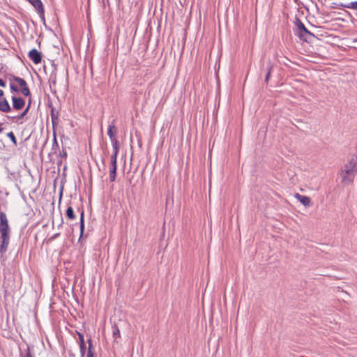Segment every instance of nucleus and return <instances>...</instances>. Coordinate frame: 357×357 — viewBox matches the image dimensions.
Instances as JSON below:
<instances>
[{
	"label": "nucleus",
	"instance_id": "obj_4",
	"mask_svg": "<svg viewBox=\"0 0 357 357\" xmlns=\"http://www.w3.org/2000/svg\"><path fill=\"white\" fill-rule=\"evenodd\" d=\"M12 79L17 82L20 86V92L22 94L26 97L31 96V91L29 88L28 87L26 82L20 77L12 75Z\"/></svg>",
	"mask_w": 357,
	"mask_h": 357
},
{
	"label": "nucleus",
	"instance_id": "obj_35",
	"mask_svg": "<svg viewBox=\"0 0 357 357\" xmlns=\"http://www.w3.org/2000/svg\"><path fill=\"white\" fill-rule=\"evenodd\" d=\"M62 192H60V199H61Z\"/></svg>",
	"mask_w": 357,
	"mask_h": 357
},
{
	"label": "nucleus",
	"instance_id": "obj_24",
	"mask_svg": "<svg viewBox=\"0 0 357 357\" xmlns=\"http://www.w3.org/2000/svg\"><path fill=\"white\" fill-rule=\"evenodd\" d=\"M10 89L12 92H19V88L13 83L10 84Z\"/></svg>",
	"mask_w": 357,
	"mask_h": 357
},
{
	"label": "nucleus",
	"instance_id": "obj_2",
	"mask_svg": "<svg viewBox=\"0 0 357 357\" xmlns=\"http://www.w3.org/2000/svg\"><path fill=\"white\" fill-rule=\"evenodd\" d=\"M295 25L296 26V29L294 30L295 35L297 36L301 40L306 43L312 42L315 36L305 27L304 24L298 17H296Z\"/></svg>",
	"mask_w": 357,
	"mask_h": 357
},
{
	"label": "nucleus",
	"instance_id": "obj_21",
	"mask_svg": "<svg viewBox=\"0 0 357 357\" xmlns=\"http://www.w3.org/2000/svg\"><path fill=\"white\" fill-rule=\"evenodd\" d=\"M112 148H113V152H114L116 154H118L119 149V142L117 140V139L111 140Z\"/></svg>",
	"mask_w": 357,
	"mask_h": 357
},
{
	"label": "nucleus",
	"instance_id": "obj_25",
	"mask_svg": "<svg viewBox=\"0 0 357 357\" xmlns=\"http://www.w3.org/2000/svg\"><path fill=\"white\" fill-rule=\"evenodd\" d=\"M77 334H78V337H79V345L85 344L84 335L80 333H77Z\"/></svg>",
	"mask_w": 357,
	"mask_h": 357
},
{
	"label": "nucleus",
	"instance_id": "obj_6",
	"mask_svg": "<svg viewBox=\"0 0 357 357\" xmlns=\"http://www.w3.org/2000/svg\"><path fill=\"white\" fill-rule=\"evenodd\" d=\"M11 231L8 224V220L5 212H0V231Z\"/></svg>",
	"mask_w": 357,
	"mask_h": 357
},
{
	"label": "nucleus",
	"instance_id": "obj_11",
	"mask_svg": "<svg viewBox=\"0 0 357 357\" xmlns=\"http://www.w3.org/2000/svg\"><path fill=\"white\" fill-rule=\"evenodd\" d=\"M116 131H117V129L114 123H112L108 126L107 135L109 137V139L111 140L116 139Z\"/></svg>",
	"mask_w": 357,
	"mask_h": 357
},
{
	"label": "nucleus",
	"instance_id": "obj_18",
	"mask_svg": "<svg viewBox=\"0 0 357 357\" xmlns=\"http://www.w3.org/2000/svg\"><path fill=\"white\" fill-rule=\"evenodd\" d=\"M51 119L52 122L53 128H54L59 122V116L58 114L54 112V109L51 110Z\"/></svg>",
	"mask_w": 357,
	"mask_h": 357
},
{
	"label": "nucleus",
	"instance_id": "obj_1",
	"mask_svg": "<svg viewBox=\"0 0 357 357\" xmlns=\"http://www.w3.org/2000/svg\"><path fill=\"white\" fill-rule=\"evenodd\" d=\"M357 173V158L353 156L340 170L341 183L343 185H348L354 181Z\"/></svg>",
	"mask_w": 357,
	"mask_h": 357
},
{
	"label": "nucleus",
	"instance_id": "obj_3",
	"mask_svg": "<svg viewBox=\"0 0 357 357\" xmlns=\"http://www.w3.org/2000/svg\"><path fill=\"white\" fill-rule=\"evenodd\" d=\"M10 231H0V254L3 255L8 250L10 243Z\"/></svg>",
	"mask_w": 357,
	"mask_h": 357
},
{
	"label": "nucleus",
	"instance_id": "obj_19",
	"mask_svg": "<svg viewBox=\"0 0 357 357\" xmlns=\"http://www.w3.org/2000/svg\"><path fill=\"white\" fill-rule=\"evenodd\" d=\"M84 211H82L81 213V215H80V231H81V234H80V238L82 236V234H83V232H84Z\"/></svg>",
	"mask_w": 357,
	"mask_h": 357
},
{
	"label": "nucleus",
	"instance_id": "obj_32",
	"mask_svg": "<svg viewBox=\"0 0 357 357\" xmlns=\"http://www.w3.org/2000/svg\"><path fill=\"white\" fill-rule=\"evenodd\" d=\"M59 233H56L55 234L53 235V236L52 237V239H54L56 238H57L59 236Z\"/></svg>",
	"mask_w": 357,
	"mask_h": 357
},
{
	"label": "nucleus",
	"instance_id": "obj_8",
	"mask_svg": "<svg viewBox=\"0 0 357 357\" xmlns=\"http://www.w3.org/2000/svg\"><path fill=\"white\" fill-rule=\"evenodd\" d=\"M13 107L16 110L22 109L25 105L24 100L21 97H12Z\"/></svg>",
	"mask_w": 357,
	"mask_h": 357
},
{
	"label": "nucleus",
	"instance_id": "obj_27",
	"mask_svg": "<svg viewBox=\"0 0 357 357\" xmlns=\"http://www.w3.org/2000/svg\"><path fill=\"white\" fill-rule=\"evenodd\" d=\"M24 357H34L31 353V349L29 347H27L26 348Z\"/></svg>",
	"mask_w": 357,
	"mask_h": 357
},
{
	"label": "nucleus",
	"instance_id": "obj_26",
	"mask_svg": "<svg viewBox=\"0 0 357 357\" xmlns=\"http://www.w3.org/2000/svg\"><path fill=\"white\" fill-rule=\"evenodd\" d=\"M79 349H80V355L82 357H84V356L85 355V352H86V344L79 345Z\"/></svg>",
	"mask_w": 357,
	"mask_h": 357
},
{
	"label": "nucleus",
	"instance_id": "obj_9",
	"mask_svg": "<svg viewBox=\"0 0 357 357\" xmlns=\"http://www.w3.org/2000/svg\"><path fill=\"white\" fill-rule=\"evenodd\" d=\"M295 197L305 206H311L312 205L311 199L309 197L296 193Z\"/></svg>",
	"mask_w": 357,
	"mask_h": 357
},
{
	"label": "nucleus",
	"instance_id": "obj_15",
	"mask_svg": "<svg viewBox=\"0 0 357 357\" xmlns=\"http://www.w3.org/2000/svg\"><path fill=\"white\" fill-rule=\"evenodd\" d=\"M66 214L67 218L70 220H73L76 218L74 210L70 206L67 208Z\"/></svg>",
	"mask_w": 357,
	"mask_h": 357
},
{
	"label": "nucleus",
	"instance_id": "obj_12",
	"mask_svg": "<svg viewBox=\"0 0 357 357\" xmlns=\"http://www.w3.org/2000/svg\"><path fill=\"white\" fill-rule=\"evenodd\" d=\"M273 68V64L271 61H269L267 63L266 68V73L265 79H264L266 83L268 82Z\"/></svg>",
	"mask_w": 357,
	"mask_h": 357
},
{
	"label": "nucleus",
	"instance_id": "obj_7",
	"mask_svg": "<svg viewBox=\"0 0 357 357\" xmlns=\"http://www.w3.org/2000/svg\"><path fill=\"white\" fill-rule=\"evenodd\" d=\"M28 56H29V58L35 64H38L41 62L42 54L40 52L38 51L36 49L31 50L28 54Z\"/></svg>",
	"mask_w": 357,
	"mask_h": 357
},
{
	"label": "nucleus",
	"instance_id": "obj_28",
	"mask_svg": "<svg viewBox=\"0 0 357 357\" xmlns=\"http://www.w3.org/2000/svg\"><path fill=\"white\" fill-rule=\"evenodd\" d=\"M54 145H56V146H58V142H57L55 134H54V139H53V146Z\"/></svg>",
	"mask_w": 357,
	"mask_h": 357
},
{
	"label": "nucleus",
	"instance_id": "obj_17",
	"mask_svg": "<svg viewBox=\"0 0 357 357\" xmlns=\"http://www.w3.org/2000/svg\"><path fill=\"white\" fill-rule=\"evenodd\" d=\"M31 98H29L26 107L19 116H17L16 117L17 120L23 119L26 115V114L28 113V112L31 107Z\"/></svg>",
	"mask_w": 357,
	"mask_h": 357
},
{
	"label": "nucleus",
	"instance_id": "obj_16",
	"mask_svg": "<svg viewBox=\"0 0 357 357\" xmlns=\"http://www.w3.org/2000/svg\"><path fill=\"white\" fill-rule=\"evenodd\" d=\"M87 342L89 344L88 351L86 357H94L95 354L93 351V343L91 338L88 339Z\"/></svg>",
	"mask_w": 357,
	"mask_h": 357
},
{
	"label": "nucleus",
	"instance_id": "obj_22",
	"mask_svg": "<svg viewBox=\"0 0 357 357\" xmlns=\"http://www.w3.org/2000/svg\"><path fill=\"white\" fill-rule=\"evenodd\" d=\"M7 137L12 141L15 146H17V139L13 132H9L7 133Z\"/></svg>",
	"mask_w": 357,
	"mask_h": 357
},
{
	"label": "nucleus",
	"instance_id": "obj_14",
	"mask_svg": "<svg viewBox=\"0 0 357 357\" xmlns=\"http://www.w3.org/2000/svg\"><path fill=\"white\" fill-rule=\"evenodd\" d=\"M112 336L114 340H116L121 337L120 330L116 323H114L112 326Z\"/></svg>",
	"mask_w": 357,
	"mask_h": 357
},
{
	"label": "nucleus",
	"instance_id": "obj_29",
	"mask_svg": "<svg viewBox=\"0 0 357 357\" xmlns=\"http://www.w3.org/2000/svg\"><path fill=\"white\" fill-rule=\"evenodd\" d=\"M51 78L52 79V84H56V75H51Z\"/></svg>",
	"mask_w": 357,
	"mask_h": 357
},
{
	"label": "nucleus",
	"instance_id": "obj_31",
	"mask_svg": "<svg viewBox=\"0 0 357 357\" xmlns=\"http://www.w3.org/2000/svg\"><path fill=\"white\" fill-rule=\"evenodd\" d=\"M61 155L62 157L66 158V157L67 156V153H66L65 151H63V153H61Z\"/></svg>",
	"mask_w": 357,
	"mask_h": 357
},
{
	"label": "nucleus",
	"instance_id": "obj_30",
	"mask_svg": "<svg viewBox=\"0 0 357 357\" xmlns=\"http://www.w3.org/2000/svg\"><path fill=\"white\" fill-rule=\"evenodd\" d=\"M0 86H1V87L6 86V82L1 79H0Z\"/></svg>",
	"mask_w": 357,
	"mask_h": 357
},
{
	"label": "nucleus",
	"instance_id": "obj_5",
	"mask_svg": "<svg viewBox=\"0 0 357 357\" xmlns=\"http://www.w3.org/2000/svg\"><path fill=\"white\" fill-rule=\"evenodd\" d=\"M31 3L37 10L40 17L44 20H45V9L43 4L40 0H26Z\"/></svg>",
	"mask_w": 357,
	"mask_h": 357
},
{
	"label": "nucleus",
	"instance_id": "obj_13",
	"mask_svg": "<svg viewBox=\"0 0 357 357\" xmlns=\"http://www.w3.org/2000/svg\"><path fill=\"white\" fill-rule=\"evenodd\" d=\"M117 165H109V181L114 182L116 177Z\"/></svg>",
	"mask_w": 357,
	"mask_h": 357
},
{
	"label": "nucleus",
	"instance_id": "obj_23",
	"mask_svg": "<svg viewBox=\"0 0 357 357\" xmlns=\"http://www.w3.org/2000/svg\"><path fill=\"white\" fill-rule=\"evenodd\" d=\"M117 155L113 152L111 155L110 165H117Z\"/></svg>",
	"mask_w": 357,
	"mask_h": 357
},
{
	"label": "nucleus",
	"instance_id": "obj_20",
	"mask_svg": "<svg viewBox=\"0 0 357 357\" xmlns=\"http://www.w3.org/2000/svg\"><path fill=\"white\" fill-rule=\"evenodd\" d=\"M342 6L349 9L357 10V1L342 4Z\"/></svg>",
	"mask_w": 357,
	"mask_h": 357
},
{
	"label": "nucleus",
	"instance_id": "obj_10",
	"mask_svg": "<svg viewBox=\"0 0 357 357\" xmlns=\"http://www.w3.org/2000/svg\"><path fill=\"white\" fill-rule=\"evenodd\" d=\"M0 111L3 112H10L11 107L6 98L0 100Z\"/></svg>",
	"mask_w": 357,
	"mask_h": 357
},
{
	"label": "nucleus",
	"instance_id": "obj_34",
	"mask_svg": "<svg viewBox=\"0 0 357 357\" xmlns=\"http://www.w3.org/2000/svg\"><path fill=\"white\" fill-rule=\"evenodd\" d=\"M1 123H0V132L3 130V128H1Z\"/></svg>",
	"mask_w": 357,
	"mask_h": 357
},
{
	"label": "nucleus",
	"instance_id": "obj_33",
	"mask_svg": "<svg viewBox=\"0 0 357 357\" xmlns=\"http://www.w3.org/2000/svg\"><path fill=\"white\" fill-rule=\"evenodd\" d=\"M4 94L3 90L0 89V97L3 96Z\"/></svg>",
	"mask_w": 357,
	"mask_h": 357
}]
</instances>
